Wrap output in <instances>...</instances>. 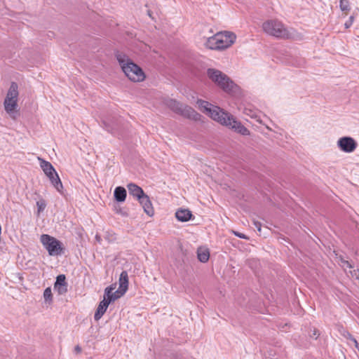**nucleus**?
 <instances>
[{
  "label": "nucleus",
  "mask_w": 359,
  "mask_h": 359,
  "mask_svg": "<svg viewBox=\"0 0 359 359\" xmlns=\"http://www.w3.org/2000/svg\"><path fill=\"white\" fill-rule=\"evenodd\" d=\"M196 104L198 109L203 113H205L222 125L233 130L242 135L248 136L250 135V130L240 121L236 120L233 115L223 111L219 107L214 106L208 102L202 100H198Z\"/></svg>",
  "instance_id": "1"
},
{
  "label": "nucleus",
  "mask_w": 359,
  "mask_h": 359,
  "mask_svg": "<svg viewBox=\"0 0 359 359\" xmlns=\"http://www.w3.org/2000/svg\"><path fill=\"white\" fill-rule=\"evenodd\" d=\"M263 31L276 39H288L297 36V32L293 28L286 27L278 19H271L262 24Z\"/></svg>",
  "instance_id": "2"
},
{
  "label": "nucleus",
  "mask_w": 359,
  "mask_h": 359,
  "mask_svg": "<svg viewBox=\"0 0 359 359\" xmlns=\"http://www.w3.org/2000/svg\"><path fill=\"white\" fill-rule=\"evenodd\" d=\"M116 57L125 75L133 82H141L144 80L145 74L137 65L134 63L126 54L117 52Z\"/></svg>",
  "instance_id": "3"
},
{
  "label": "nucleus",
  "mask_w": 359,
  "mask_h": 359,
  "mask_svg": "<svg viewBox=\"0 0 359 359\" xmlns=\"http://www.w3.org/2000/svg\"><path fill=\"white\" fill-rule=\"evenodd\" d=\"M236 35L229 31L219 32L207 39L205 46L211 50H224L231 46L236 41Z\"/></svg>",
  "instance_id": "4"
},
{
  "label": "nucleus",
  "mask_w": 359,
  "mask_h": 359,
  "mask_svg": "<svg viewBox=\"0 0 359 359\" xmlns=\"http://www.w3.org/2000/svg\"><path fill=\"white\" fill-rule=\"evenodd\" d=\"M18 95V86L15 82H12L4 100V106L6 111L13 119H15L18 114L17 111Z\"/></svg>",
  "instance_id": "5"
},
{
  "label": "nucleus",
  "mask_w": 359,
  "mask_h": 359,
  "mask_svg": "<svg viewBox=\"0 0 359 359\" xmlns=\"http://www.w3.org/2000/svg\"><path fill=\"white\" fill-rule=\"evenodd\" d=\"M208 76L212 81L216 83L219 88L226 93L233 90L235 84L223 72L215 69H208L207 71Z\"/></svg>",
  "instance_id": "6"
},
{
  "label": "nucleus",
  "mask_w": 359,
  "mask_h": 359,
  "mask_svg": "<svg viewBox=\"0 0 359 359\" xmlns=\"http://www.w3.org/2000/svg\"><path fill=\"white\" fill-rule=\"evenodd\" d=\"M38 161H39L41 169L48 177L51 184L58 191H60L62 189V184L53 166L50 162L45 161L41 157H38Z\"/></svg>",
  "instance_id": "7"
},
{
  "label": "nucleus",
  "mask_w": 359,
  "mask_h": 359,
  "mask_svg": "<svg viewBox=\"0 0 359 359\" xmlns=\"http://www.w3.org/2000/svg\"><path fill=\"white\" fill-rule=\"evenodd\" d=\"M41 242L48 250L49 255L57 256L62 252V247L60 241L48 234L41 236Z\"/></svg>",
  "instance_id": "8"
},
{
  "label": "nucleus",
  "mask_w": 359,
  "mask_h": 359,
  "mask_svg": "<svg viewBox=\"0 0 359 359\" xmlns=\"http://www.w3.org/2000/svg\"><path fill=\"white\" fill-rule=\"evenodd\" d=\"M166 104L172 111L189 118L196 119L198 116V114L191 107L182 104L175 100H168Z\"/></svg>",
  "instance_id": "9"
},
{
  "label": "nucleus",
  "mask_w": 359,
  "mask_h": 359,
  "mask_svg": "<svg viewBox=\"0 0 359 359\" xmlns=\"http://www.w3.org/2000/svg\"><path fill=\"white\" fill-rule=\"evenodd\" d=\"M338 149L344 153H353L358 147L356 140L349 136H344L338 139L337 141Z\"/></svg>",
  "instance_id": "10"
},
{
  "label": "nucleus",
  "mask_w": 359,
  "mask_h": 359,
  "mask_svg": "<svg viewBox=\"0 0 359 359\" xmlns=\"http://www.w3.org/2000/svg\"><path fill=\"white\" fill-rule=\"evenodd\" d=\"M129 194L133 197L135 200L140 202H150V198L144 194L142 189L134 183H130L127 185Z\"/></svg>",
  "instance_id": "11"
},
{
  "label": "nucleus",
  "mask_w": 359,
  "mask_h": 359,
  "mask_svg": "<svg viewBox=\"0 0 359 359\" xmlns=\"http://www.w3.org/2000/svg\"><path fill=\"white\" fill-rule=\"evenodd\" d=\"M115 289L116 284H112L104 290V299H107V300H109L110 303L119 299L126 293L125 292L121 291L119 288L114 291Z\"/></svg>",
  "instance_id": "12"
},
{
  "label": "nucleus",
  "mask_w": 359,
  "mask_h": 359,
  "mask_svg": "<svg viewBox=\"0 0 359 359\" xmlns=\"http://www.w3.org/2000/svg\"><path fill=\"white\" fill-rule=\"evenodd\" d=\"M65 280V276L63 274L59 275L56 278L54 289L57 290L60 294H63L67 291V285Z\"/></svg>",
  "instance_id": "13"
},
{
  "label": "nucleus",
  "mask_w": 359,
  "mask_h": 359,
  "mask_svg": "<svg viewBox=\"0 0 359 359\" xmlns=\"http://www.w3.org/2000/svg\"><path fill=\"white\" fill-rule=\"evenodd\" d=\"M109 304L110 302L109 300H107V299H104V297L103 298V300L100 302L94 315V318L96 321L99 320L102 317L104 313L106 312Z\"/></svg>",
  "instance_id": "14"
},
{
  "label": "nucleus",
  "mask_w": 359,
  "mask_h": 359,
  "mask_svg": "<svg viewBox=\"0 0 359 359\" xmlns=\"http://www.w3.org/2000/svg\"><path fill=\"white\" fill-rule=\"evenodd\" d=\"M243 114L247 115V116H250L252 118L255 119L256 121H257L258 123L264 125L267 130H269L270 131H272V129L268 125L265 124L264 121L261 118L260 114H259L255 110H253V109H252L250 108L245 107L243 109Z\"/></svg>",
  "instance_id": "15"
},
{
  "label": "nucleus",
  "mask_w": 359,
  "mask_h": 359,
  "mask_svg": "<svg viewBox=\"0 0 359 359\" xmlns=\"http://www.w3.org/2000/svg\"><path fill=\"white\" fill-rule=\"evenodd\" d=\"M175 217L178 221L185 222L190 220L193 215L189 209L180 208L176 211Z\"/></svg>",
  "instance_id": "16"
},
{
  "label": "nucleus",
  "mask_w": 359,
  "mask_h": 359,
  "mask_svg": "<svg viewBox=\"0 0 359 359\" xmlns=\"http://www.w3.org/2000/svg\"><path fill=\"white\" fill-rule=\"evenodd\" d=\"M197 257L201 262H207L210 258L209 250L205 247H199L197 250Z\"/></svg>",
  "instance_id": "17"
},
{
  "label": "nucleus",
  "mask_w": 359,
  "mask_h": 359,
  "mask_svg": "<svg viewBox=\"0 0 359 359\" xmlns=\"http://www.w3.org/2000/svg\"><path fill=\"white\" fill-rule=\"evenodd\" d=\"M118 288L121 289V291L126 292L128 287V275L127 271H123L121 272L118 280Z\"/></svg>",
  "instance_id": "18"
},
{
  "label": "nucleus",
  "mask_w": 359,
  "mask_h": 359,
  "mask_svg": "<svg viewBox=\"0 0 359 359\" xmlns=\"http://www.w3.org/2000/svg\"><path fill=\"white\" fill-rule=\"evenodd\" d=\"M126 190L123 187H117L114 191V198L117 202H124L126 198Z\"/></svg>",
  "instance_id": "19"
},
{
  "label": "nucleus",
  "mask_w": 359,
  "mask_h": 359,
  "mask_svg": "<svg viewBox=\"0 0 359 359\" xmlns=\"http://www.w3.org/2000/svg\"><path fill=\"white\" fill-rule=\"evenodd\" d=\"M142 205V208L144 209V212L149 215V216H153L154 213V208L152 207V203H140Z\"/></svg>",
  "instance_id": "20"
},
{
  "label": "nucleus",
  "mask_w": 359,
  "mask_h": 359,
  "mask_svg": "<svg viewBox=\"0 0 359 359\" xmlns=\"http://www.w3.org/2000/svg\"><path fill=\"white\" fill-rule=\"evenodd\" d=\"M121 203H114L113 208L114 211L123 216L127 215V212L124 208L121 207Z\"/></svg>",
  "instance_id": "21"
},
{
  "label": "nucleus",
  "mask_w": 359,
  "mask_h": 359,
  "mask_svg": "<svg viewBox=\"0 0 359 359\" xmlns=\"http://www.w3.org/2000/svg\"><path fill=\"white\" fill-rule=\"evenodd\" d=\"M339 7L342 11H348L350 10L348 0H340Z\"/></svg>",
  "instance_id": "22"
},
{
  "label": "nucleus",
  "mask_w": 359,
  "mask_h": 359,
  "mask_svg": "<svg viewBox=\"0 0 359 359\" xmlns=\"http://www.w3.org/2000/svg\"><path fill=\"white\" fill-rule=\"evenodd\" d=\"M43 297L46 301L51 302L52 301V292L50 287H47L43 292Z\"/></svg>",
  "instance_id": "23"
},
{
  "label": "nucleus",
  "mask_w": 359,
  "mask_h": 359,
  "mask_svg": "<svg viewBox=\"0 0 359 359\" xmlns=\"http://www.w3.org/2000/svg\"><path fill=\"white\" fill-rule=\"evenodd\" d=\"M347 339H348L351 341H352L355 346V347L359 351V344L358 343L357 340L351 336V334L347 333V335L346 336Z\"/></svg>",
  "instance_id": "24"
},
{
  "label": "nucleus",
  "mask_w": 359,
  "mask_h": 359,
  "mask_svg": "<svg viewBox=\"0 0 359 359\" xmlns=\"http://www.w3.org/2000/svg\"><path fill=\"white\" fill-rule=\"evenodd\" d=\"M355 18L353 15L349 17V19L345 22L344 27L348 29L351 27L354 22Z\"/></svg>",
  "instance_id": "25"
},
{
  "label": "nucleus",
  "mask_w": 359,
  "mask_h": 359,
  "mask_svg": "<svg viewBox=\"0 0 359 359\" xmlns=\"http://www.w3.org/2000/svg\"><path fill=\"white\" fill-rule=\"evenodd\" d=\"M38 210H37V214L39 215L40 212L43 211L46 208V203H36Z\"/></svg>",
  "instance_id": "26"
},
{
  "label": "nucleus",
  "mask_w": 359,
  "mask_h": 359,
  "mask_svg": "<svg viewBox=\"0 0 359 359\" xmlns=\"http://www.w3.org/2000/svg\"><path fill=\"white\" fill-rule=\"evenodd\" d=\"M106 238L111 242L116 240V236L114 234L107 232L106 235Z\"/></svg>",
  "instance_id": "27"
},
{
  "label": "nucleus",
  "mask_w": 359,
  "mask_h": 359,
  "mask_svg": "<svg viewBox=\"0 0 359 359\" xmlns=\"http://www.w3.org/2000/svg\"><path fill=\"white\" fill-rule=\"evenodd\" d=\"M233 234L238 238H243V239H248V237L242 233H240L238 231H233Z\"/></svg>",
  "instance_id": "28"
},
{
  "label": "nucleus",
  "mask_w": 359,
  "mask_h": 359,
  "mask_svg": "<svg viewBox=\"0 0 359 359\" xmlns=\"http://www.w3.org/2000/svg\"><path fill=\"white\" fill-rule=\"evenodd\" d=\"M253 224H254L255 226L257 228V231L259 232H261L262 224L259 222H257V221H254Z\"/></svg>",
  "instance_id": "29"
},
{
  "label": "nucleus",
  "mask_w": 359,
  "mask_h": 359,
  "mask_svg": "<svg viewBox=\"0 0 359 359\" xmlns=\"http://www.w3.org/2000/svg\"><path fill=\"white\" fill-rule=\"evenodd\" d=\"M342 266L344 268H346V267L351 268V265L350 264V263L348 261H343Z\"/></svg>",
  "instance_id": "30"
},
{
  "label": "nucleus",
  "mask_w": 359,
  "mask_h": 359,
  "mask_svg": "<svg viewBox=\"0 0 359 359\" xmlns=\"http://www.w3.org/2000/svg\"><path fill=\"white\" fill-rule=\"evenodd\" d=\"M74 351L76 353H79L81 351V348L79 346H76L75 348H74Z\"/></svg>",
  "instance_id": "31"
},
{
  "label": "nucleus",
  "mask_w": 359,
  "mask_h": 359,
  "mask_svg": "<svg viewBox=\"0 0 359 359\" xmlns=\"http://www.w3.org/2000/svg\"><path fill=\"white\" fill-rule=\"evenodd\" d=\"M95 240H96L98 243H100V242H101V240H102V239H101V236H100V235L97 234V235L95 236Z\"/></svg>",
  "instance_id": "32"
}]
</instances>
